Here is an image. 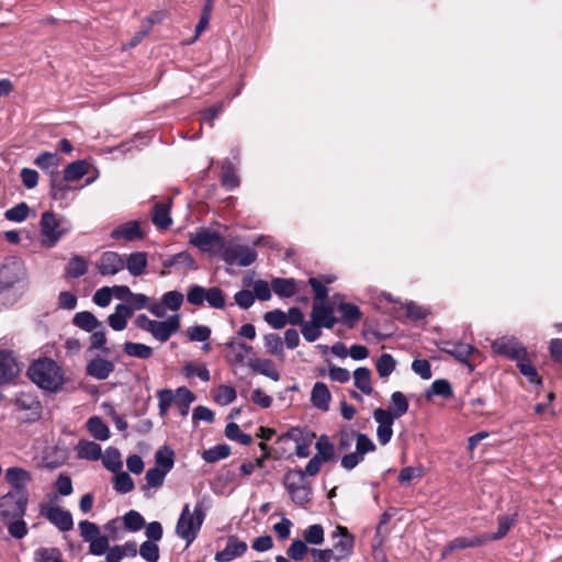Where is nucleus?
Returning <instances> with one entry per match:
<instances>
[{"label":"nucleus","mask_w":562,"mask_h":562,"mask_svg":"<svg viewBox=\"0 0 562 562\" xmlns=\"http://www.w3.org/2000/svg\"><path fill=\"white\" fill-rule=\"evenodd\" d=\"M29 504V493L9 491L0 496V520L7 527L9 535L14 539H23L29 528L24 516Z\"/></svg>","instance_id":"nucleus-1"},{"label":"nucleus","mask_w":562,"mask_h":562,"mask_svg":"<svg viewBox=\"0 0 562 562\" xmlns=\"http://www.w3.org/2000/svg\"><path fill=\"white\" fill-rule=\"evenodd\" d=\"M27 376L40 389L49 393H58L65 384L63 369L50 358L34 360L27 369Z\"/></svg>","instance_id":"nucleus-2"},{"label":"nucleus","mask_w":562,"mask_h":562,"mask_svg":"<svg viewBox=\"0 0 562 562\" xmlns=\"http://www.w3.org/2000/svg\"><path fill=\"white\" fill-rule=\"evenodd\" d=\"M204 519L205 512L202 502L195 504L192 513L189 504L183 506L176 525V535L186 541L187 547L196 539Z\"/></svg>","instance_id":"nucleus-3"},{"label":"nucleus","mask_w":562,"mask_h":562,"mask_svg":"<svg viewBox=\"0 0 562 562\" xmlns=\"http://www.w3.org/2000/svg\"><path fill=\"white\" fill-rule=\"evenodd\" d=\"M180 319L179 314H173L165 321L150 319L147 315L139 314L135 319V325L162 344L180 329Z\"/></svg>","instance_id":"nucleus-4"},{"label":"nucleus","mask_w":562,"mask_h":562,"mask_svg":"<svg viewBox=\"0 0 562 562\" xmlns=\"http://www.w3.org/2000/svg\"><path fill=\"white\" fill-rule=\"evenodd\" d=\"M186 297L188 303L195 306H201L206 302L210 307L222 310L226 305L225 295L217 286L206 289L199 284H191Z\"/></svg>","instance_id":"nucleus-5"},{"label":"nucleus","mask_w":562,"mask_h":562,"mask_svg":"<svg viewBox=\"0 0 562 562\" xmlns=\"http://www.w3.org/2000/svg\"><path fill=\"white\" fill-rule=\"evenodd\" d=\"M69 224L58 218L53 212H44L41 217V233L47 239L45 244L53 247L68 231Z\"/></svg>","instance_id":"nucleus-6"},{"label":"nucleus","mask_w":562,"mask_h":562,"mask_svg":"<svg viewBox=\"0 0 562 562\" xmlns=\"http://www.w3.org/2000/svg\"><path fill=\"white\" fill-rule=\"evenodd\" d=\"M220 256L229 266L248 267L255 262L257 252L246 245L225 243Z\"/></svg>","instance_id":"nucleus-7"},{"label":"nucleus","mask_w":562,"mask_h":562,"mask_svg":"<svg viewBox=\"0 0 562 562\" xmlns=\"http://www.w3.org/2000/svg\"><path fill=\"white\" fill-rule=\"evenodd\" d=\"M25 268L22 260L16 257L4 259L0 268V288L9 289L23 281Z\"/></svg>","instance_id":"nucleus-8"},{"label":"nucleus","mask_w":562,"mask_h":562,"mask_svg":"<svg viewBox=\"0 0 562 562\" xmlns=\"http://www.w3.org/2000/svg\"><path fill=\"white\" fill-rule=\"evenodd\" d=\"M190 241L198 247L201 251L221 255L224 247V239L222 236L210 229H200L194 233Z\"/></svg>","instance_id":"nucleus-9"},{"label":"nucleus","mask_w":562,"mask_h":562,"mask_svg":"<svg viewBox=\"0 0 562 562\" xmlns=\"http://www.w3.org/2000/svg\"><path fill=\"white\" fill-rule=\"evenodd\" d=\"M331 538L337 541L334 542V552L336 558V562H347L349 558L353 553L355 548V537L349 532L347 527L337 526L335 531L331 533Z\"/></svg>","instance_id":"nucleus-10"},{"label":"nucleus","mask_w":562,"mask_h":562,"mask_svg":"<svg viewBox=\"0 0 562 562\" xmlns=\"http://www.w3.org/2000/svg\"><path fill=\"white\" fill-rule=\"evenodd\" d=\"M373 418L378 423L376 428V437L380 445H387L393 436V425L395 422V416L391 411L384 408H375L373 412Z\"/></svg>","instance_id":"nucleus-11"},{"label":"nucleus","mask_w":562,"mask_h":562,"mask_svg":"<svg viewBox=\"0 0 562 562\" xmlns=\"http://www.w3.org/2000/svg\"><path fill=\"white\" fill-rule=\"evenodd\" d=\"M492 349L495 353L505 356L516 362L527 356V350L514 337H501L492 342Z\"/></svg>","instance_id":"nucleus-12"},{"label":"nucleus","mask_w":562,"mask_h":562,"mask_svg":"<svg viewBox=\"0 0 562 562\" xmlns=\"http://www.w3.org/2000/svg\"><path fill=\"white\" fill-rule=\"evenodd\" d=\"M21 372V367L12 350H0V385L12 382Z\"/></svg>","instance_id":"nucleus-13"},{"label":"nucleus","mask_w":562,"mask_h":562,"mask_svg":"<svg viewBox=\"0 0 562 562\" xmlns=\"http://www.w3.org/2000/svg\"><path fill=\"white\" fill-rule=\"evenodd\" d=\"M41 515L44 516L60 531H69L74 528V520L70 512L57 506H42Z\"/></svg>","instance_id":"nucleus-14"},{"label":"nucleus","mask_w":562,"mask_h":562,"mask_svg":"<svg viewBox=\"0 0 562 562\" xmlns=\"http://www.w3.org/2000/svg\"><path fill=\"white\" fill-rule=\"evenodd\" d=\"M14 405L16 409L26 413L27 420L34 422L41 417L42 404L31 392H20L14 400Z\"/></svg>","instance_id":"nucleus-15"},{"label":"nucleus","mask_w":562,"mask_h":562,"mask_svg":"<svg viewBox=\"0 0 562 562\" xmlns=\"http://www.w3.org/2000/svg\"><path fill=\"white\" fill-rule=\"evenodd\" d=\"M283 437L291 439L296 443L295 453L297 457L306 458L310 456V446L315 434L307 429L295 427L291 428Z\"/></svg>","instance_id":"nucleus-16"},{"label":"nucleus","mask_w":562,"mask_h":562,"mask_svg":"<svg viewBox=\"0 0 562 562\" xmlns=\"http://www.w3.org/2000/svg\"><path fill=\"white\" fill-rule=\"evenodd\" d=\"M125 262L115 251H105L97 262V269L102 276H114L123 270Z\"/></svg>","instance_id":"nucleus-17"},{"label":"nucleus","mask_w":562,"mask_h":562,"mask_svg":"<svg viewBox=\"0 0 562 562\" xmlns=\"http://www.w3.org/2000/svg\"><path fill=\"white\" fill-rule=\"evenodd\" d=\"M114 369L115 366L113 361L101 356H97L88 361L86 366V373L87 375L101 381L108 379L113 373Z\"/></svg>","instance_id":"nucleus-18"},{"label":"nucleus","mask_w":562,"mask_h":562,"mask_svg":"<svg viewBox=\"0 0 562 562\" xmlns=\"http://www.w3.org/2000/svg\"><path fill=\"white\" fill-rule=\"evenodd\" d=\"M247 543L239 540L236 536L227 538L226 547L215 554L216 562H231L232 560L241 557L247 551Z\"/></svg>","instance_id":"nucleus-19"},{"label":"nucleus","mask_w":562,"mask_h":562,"mask_svg":"<svg viewBox=\"0 0 562 562\" xmlns=\"http://www.w3.org/2000/svg\"><path fill=\"white\" fill-rule=\"evenodd\" d=\"M488 541L487 537L484 536H472V537H457L451 540L441 552V558L446 559L456 550H463L467 548H476Z\"/></svg>","instance_id":"nucleus-20"},{"label":"nucleus","mask_w":562,"mask_h":562,"mask_svg":"<svg viewBox=\"0 0 562 562\" xmlns=\"http://www.w3.org/2000/svg\"><path fill=\"white\" fill-rule=\"evenodd\" d=\"M311 318L325 328H333L337 323L334 317V308L325 302H314Z\"/></svg>","instance_id":"nucleus-21"},{"label":"nucleus","mask_w":562,"mask_h":562,"mask_svg":"<svg viewBox=\"0 0 562 562\" xmlns=\"http://www.w3.org/2000/svg\"><path fill=\"white\" fill-rule=\"evenodd\" d=\"M5 481L12 486L11 491L27 492L26 486L32 481L31 473L19 467H12L5 470Z\"/></svg>","instance_id":"nucleus-22"},{"label":"nucleus","mask_w":562,"mask_h":562,"mask_svg":"<svg viewBox=\"0 0 562 562\" xmlns=\"http://www.w3.org/2000/svg\"><path fill=\"white\" fill-rule=\"evenodd\" d=\"M284 486L292 501L300 506L307 504L312 498V490L304 482L285 479Z\"/></svg>","instance_id":"nucleus-23"},{"label":"nucleus","mask_w":562,"mask_h":562,"mask_svg":"<svg viewBox=\"0 0 562 562\" xmlns=\"http://www.w3.org/2000/svg\"><path fill=\"white\" fill-rule=\"evenodd\" d=\"M228 350V361L233 364L244 366L250 359V355L254 353L251 346H247L244 342L229 341L226 344Z\"/></svg>","instance_id":"nucleus-24"},{"label":"nucleus","mask_w":562,"mask_h":562,"mask_svg":"<svg viewBox=\"0 0 562 562\" xmlns=\"http://www.w3.org/2000/svg\"><path fill=\"white\" fill-rule=\"evenodd\" d=\"M247 366L255 372L270 378L273 381L280 380V373L270 359L250 358Z\"/></svg>","instance_id":"nucleus-25"},{"label":"nucleus","mask_w":562,"mask_h":562,"mask_svg":"<svg viewBox=\"0 0 562 562\" xmlns=\"http://www.w3.org/2000/svg\"><path fill=\"white\" fill-rule=\"evenodd\" d=\"M133 315V308L126 304H117L115 311L108 318L112 329L121 331L126 328L128 318Z\"/></svg>","instance_id":"nucleus-26"},{"label":"nucleus","mask_w":562,"mask_h":562,"mask_svg":"<svg viewBox=\"0 0 562 562\" xmlns=\"http://www.w3.org/2000/svg\"><path fill=\"white\" fill-rule=\"evenodd\" d=\"M331 400L327 385L323 382H316L311 392V402L314 407L327 412Z\"/></svg>","instance_id":"nucleus-27"},{"label":"nucleus","mask_w":562,"mask_h":562,"mask_svg":"<svg viewBox=\"0 0 562 562\" xmlns=\"http://www.w3.org/2000/svg\"><path fill=\"white\" fill-rule=\"evenodd\" d=\"M115 239L123 238L125 240H134L142 238L143 234L137 221H131L117 226L111 234Z\"/></svg>","instance_id":"nucleus-28"},{"label":"nucleus","mask_w":562,"mask_h":562,"mask_svg":"<svg viewBox=\"0 0 562 562\" xmlns=\"http://www.w3.org/2000/svg\"><path fill=\"white\" fill-rule=\"evenodd\" d=\"M323 462L324 461H322L319 459V456H314L308 461V463L306 464V467L304 469H295V470L289 471L286 473V480L296 477V479H299L300 482H304L305 476H315L319 472Z\"/></svg>","instance_id":"nucleus-29"},{"label":"nucleus","mask_w":562,"mask_h":562,"mask_svg":"<svg viewBox=\"0 0 562 562\" xmlns=\"http://www.w3.org/2000/svg\"><path fill=\"white\" fill-rule=\"evenodd\" d=\"M151 221L159 229L169 228L172 223L169 204L156 203L151 210Z\"/></svg>","instance_id":"nucleus-30"},{"label":"nucleus","mask_w":562,"mask_h":562,"mask_svg":"<svg viewBox=\"0 0 562 562\" xmlns=\"http://www.w3.org/2000/svg\"><path fill=\"white\" fill-rule=\"evenodd\" d=\"M124 262H125L126 269L133 277H139L145 272L146 267H147V252H145V251L132 252L127 257L126 261H124Z\"/></svg>","instance_id":"nucleus-31"},{"label":"nucleus","mask_w":562,"mask_h":562,"mask_svg":"<svg viewBox=\"0 0 562 562\" xmlns=\"http://www.w3.org/2000/svg\"><path fill=\"white\" fill-rule=\"evenodd\" d=\"M441 350L461 362H467L469 357L474 352V347L463 342H445Z\"/></svg>","instance_id":"nucleus-32"},{"label":"nucleus","mask_w":562,"mask_h":562,"mask_svg":"<svg viewBox=\"0 0 562 562\" xmlns=\"http://www.w3.org/2000/svg\"><path fill=\"white\" fill-rule=\"evenodd\" d=\"M60 164V158L57 153L43 151L35 159L34 165L41 170L54 175Z\"/></svg>","instance_id":"nucleus-33"},{"label":"nucleus","mask_w":562,"mask_h":562,"mask_svg":"<svg viewBox=\"0 0 562 562\" xmlns=\"http://www.w3.org/2000/svg\"><path fill=\"white\" fill-rule=\"evenodd\" d=\"M72 324L87 333H91L98 329L102 323L91 312L82 311L75 314Z\"/></svg>","instance_id":"nucleus-34"},{"label":"nucleus","mask_w":562,"mask_h":562,"mask_svg":"<svg viewBox=\"0 0 562 562\" xmlns=\"http://www.w3.org/2000/svg\"><path fill=\"white\" fill-rule=\"evenodd\" d=\"M338 312L341 313L340 322L352 328L362 316L360 308L351 303H339L337 306Z\"/></svg>","instance_id":"nucleus-35"},{"label":"nucleus","mask_w":562,"mask_h":562,"mask_svg":"<svg viewBox=\"0 0 562 562\" xmlns=\"http://www.w3.org/2000/svg\"><path fill=\"white\" fill-rule=\"evenodd\" d=\"M271 289L279 297H291L296 293V281L292 278H274L271 281Z\"/></svg>","instance_id":"nucleus-36"},{"label":"nucleus","mask_w":562,"mask_h":562,"mask_svg":"<svg viewBox=\"0 0 562 562\" xmlns=\"http://www.w3.org/2000/svg\"><path fill=\"white\" fill-rule=\"evenodd\" d=\"M123 352L132 358L147 360L153 356L154 350L150 346L142 342L125 341Z\"/></svg>","instance_id":"nucleus-37"},{"label":"nucleus","mask_w":562,"mask_h":562,"mask_svg":"<svg viewBox=\"0 0 562 562\" xmlns=\"http://www.w3.org/2000/svg\"><path fill=\"white\" fill-rule=\"evenodd\" d=\"M86 426L94 439L105 441L110 438V429L99 416L90 417L87 420Z\"/></svg>","instance_id":"nucleus-38"},{"label":"nucleus","mask_w":562,"mask_h":562,"mask_svg":"<svg viewBox=\"0 0 562 562\" xmlns=\"http://www.w3.org/2000/svg\"><path fill=\"white\" fill-rule=\"evenodd\" d=\"M77 454L80 459L97 461L102 457L101 446L94 441L80 440Z\"/></svg>","instance_id":"nucleus-39"},{"label":"nucleus","mask_w":562,"mask_h":562,"mask_svg":"<svg viewBox=\"0 0 562 562\" xmlns=\"http://www.w3.org/2000/svg\"><path fill=\"white\" fill-rule=\"evenodd\" d=\"M193 393L184 386L178 387L175 393V405L181 416H187L191 403L194 401Z\"/></svg>","instance_id":"nucleus-40"},{"label":"nucleus","mask_w":562,"mask_h":562,"mask_svg":"<svg viewBox=\"0 0 562 562\" xmlns=\"http://www.w3.org/2000/svg\"><path fill=\"white\" fill-rule=\"evenodd\" d=\"M89 171V164L86 160H76L69 164L64 170L65 181H77Z\"/></svg>","instance_id":"nucleus-41"},{"label":"nucleus","mask_w":562,"mask_h":562,"mask_svg":"<svg viewBox=\"0 0 562 562\" xmlns=\"http://www.w3.org/2000/svg\"><path fill=\"white\" fill-rule=\"evenodd\" d=\"M355 386L359 389L363 394L370 395L373 391L371 383V371L361 367L353 372Z\"/></svg>","instance_id":"nucleus-42"},{"label":"nucleus","mask_w":562,"mask_h":562,"mask_svg":"<svg viewBox=\"0 0 562 562\" xmlns=\"http://www.w3.org/2000/svg\"><path fill=\"white\" fill-rule=\"evenodd\" d=\"M156 467L169 473L175 464V452L168 446H164L155 453Z\"/></svg>","instance_id":"nucleus-43"},{"label":"nucleus","mask_w":562,"mask_h":562,"mask_svg":"<svg viewBox=\"0 0 562 562\" xmlns=\"http://www.w3.org/2000/svg\"><path fill=\"white\" fill-rule=\"evenodd\" d=\"M102 463L106 470L114 473L119 472L123 465L120 451L113 447L106 448L102 457Z\"/></svg>","instance_id":"nucleus-44"},{"label":"nucleus","mask_w":562,"mask_h":562,"mask_svg":"<svg viewBox=\"0 0 562 562\" xmlns=\"http://www.w3.org/2000/svg\"><path fill=\"white\" fill-rule=\"evenodd\" d=\"M303 541L306 544L319 546L325 541V531L322 525L314 524L303 531Z\"/></svg>","instance_id":"nucleus-45"},{"label":"nucleus","mask_w":562,"mask_h":562,"mask_svg":"<svg viewBox=\"0 0 562 562\" xmlns=\"http://www.w3.org/2000/svg\"><path fill=\"white\" fill-rule=\"evenodd\" d=\"M396 368V361L390 353H382L375 363V369L381 379L389 378Z\"/></svg>","instance_id":"nucleus-46"},{"label":"nucleus","mask_w":562,"mask_h":562,"mask_svg":"<svg viewBox=\"0 0 562 562\" xmlns=\"http://www.w3.org/2000/svg\"><path fill=\"white\" fill-rule=\"evenodd\" d=\"M315 448L317 450L315 456H319V459L324 462H328L334 459L335 457V448L334 445L330 442L328 436L322 435L316 445Z\"/></svg>","instance_id":"nucleus-47"},{"label":"nucleus","mask_w":562,"mask_h":562,"mask_svg":"<svg viewBox=\"0 0 562 562\" xmlns=\"http://www.w3.org/2000/svg\"><path fill=\"white\" fill-rule=\"evenodd\" d=\"M231 454V448L227 445H216L202 452V459L207 463H215Z\"/></svg>","instance_id":"nucleus-48"},{"label":"nucleus","mask_w":562,"mask_h":562,"mask_svg":"<svg viewBox=\"0 0 562 562\" xmlns=\"http://www.w3.org/2000/svg\"><path fill=\"white\" fill-rule=\"evenodd\" d=\"M225 436L234 441L239 442L243 446H249L252 442V438L249 434L243 432L239 426L235 423H229L225 427Z\"/></svg>","instance_id":"nucleus-49"},{"label":"nucleus","mask_w":562,"mask_h":562,"mask_svg":"<svg viewBox=\"0 0 562 562\" xmlns=\"http://www.w3.org/2000/svg\"><path fill=\"white\" fill-rule=\"evenodd\" d=\"M517 367L522 375H525L528 381L532 384L539 385L541 384V379L538 375L537 369L535 366L528 360L527 356L520 358L517 361Z\"/></svg>","instance_id":"nucleus-50"},{"label":"nucleus","mask_w":562,"mask_h":562,"mask_svg":"<svg viewBox=\"0 0 562 562\" xmlns=\"http://www.w3.org/2000/svg\"><path fill=\"white\" fill-rule=\"evenodd\" d=\"M515 521L516 514L499 516L497 531L491 536H486L488 538V541L498 540L505 537L507 532L510 530V528L514 526Z\"/></svg>","instance_id":"nucleus-51"},{"label":"nucleus","mask_w":562,"mask_h":562,"mask_svg":"<svg viewBox=\"0 0 562 562\" xmlns=\"http://www.w3.org/2000/svg\"><path fill=\"white\" fill-rule=\"evenodd\" d=\"M88 263L81 256H75L70 259L66 268V274L70 278H79L87 273Z\"/></svg>","instance_id":"nucleus-52"},{"label":"nucleus","mask_w":562,"mask_h":562,"mask_svg":"<svg viewBox=\"0 0 562 562\" xmlns=\"http://www.w3.org/2000/svg\"><path fill=\"white\" fill-rule=\"evenodd\" d=\"M308 552L311 553V549H308L307 544L301 539L293 540L286 550L288 557L296 562L303 561Z\"/></svg>","instance_id":"nucleus-53"},{"label":"nucleus","mask_w":562,"mask_h":562,"mask_svg":"<svg viewBox=\"0 0 562 562\" xmlns=\"http://www.w3.org/2000/svg\"><path fill=\"white\" fill-rule=\"evenodd\" d=\"M391 402L394 408L392 414L395 416V418H400L407 413L409 404L406 396L402 392H393L391 395Z\"/></svg>","instance_id":"nucleus-54"},{"label":"nucleus","mask_w":562,"mask_h":562,"mask_svg":"<svg viewBox=\"0 0 562 562\" xmlns=\"http://www.w3.org/2000/svg\"><path fill=\"white\" fill-rule=\"evenodd\" d=\"M35 562H63L61 553L56 548H40L34 553Z\"/></svg>","instance_id":"nucleus-55"},{"label":"nucleus","mask_w":562,"mask_h":562,"mask_svg":"<svg viewBox=\"0 0 562 562\" xmlns=\"http://www.w3.org/2000/svg\"><path fill=\"white\" fill-rule=\"evenodd\" d=\"M263 319L274 329H281L288 324L286 314L280 308L265 313Z\"/></svg>","instance_id":"nucleus-56"},{"label":"nucleus","mask_w":562,"mask_h":562,"mask_svg":"<svg viewBox=\"0 0 562 562\" xmlns=\"http://www.w3.org/2000/svg\"><path fill=\"white\" fill-rule=\"evenodd\" d=\"M29 212H30L29 205L25 202H21V203L16 204L15 206L7 210L4 213V217L8 221L21 223L27 217Z\"/></svg>","instance_id":"nucleus-57"},{"label":"nucleus","mask_w":562,"mask_h":562,"mask_svg":"<svg viewBox=\"0 0 562 562\" xmlns=\"http://www.w3.org/2000/svg\"><path fill=\"white\" fill-rule=\"evenodd\" d=\"M432 395L450 397L452 395V387L450 382L445 379L435 380L427 392L428 397Z\"/></svg>","instance_id":"nucleus-58"},{"label":"nucleus","mask_w":562,"mask_h":562,"mask_svg":"<svg viewBox=\"0 0 562 562\" xmlns=\"http://www.w3.org/2000/svg\"><path fill=\"white\" fill-rule=\"evenodd\" d=\"M124 526L130 531H138L145 526L144 517L136 510H130L123 516Z\"/></svg>","instance_id":"nucleus-59"},{"label":"nucleus","mask_w":562,"mask_h":562,"mask_svg":"<svg viewBox=\"0 0 562 562\" xmlns=\"http://www.w3.org/2000/svg\"><path fill=\"white\" fill-rule=\"evenodd\" d=\"M161 301L167 310L177 312L181 307L184 296L179 291H168L161 296Z\"/></svg>","instance_id":"nucleus-60"},{"label":"nucleus","mask_w":562,"mask_h":562,"mask_svg":"<svg viewBox=\"0 0 562 562\" xmlns=\"http://www.w3.org/2000/svg\"><path fill=\"white\" fill-rule=\"evenodd\" d=\"M263 340L269 353L283 358V341L279 335L268 334Z\"/></svg>","instance_id":"nucleus-61"},{"label":"nucleus","mask_w":562,"mask_h":562,"mask_svg":"<svg viewBox=\"0 0 562 562\" xmlns=\"http://www.w3.org/2000/svg\"><path fill=\"white\" fill-rule=\"evenodd\" d=\"M134 481L126 472H120L114 477V490L120 494H126L134 490Z\"/></svg>","instance_id":"nucleus-62"},{"label":"nucleus","mask_w":562,"mask_h":562,"mask_svg":"<svg viewBox=\"0 0 562 562\" xmlns=\"http://www.w3.org/2000/svg\"><path fill=\"white\" fill-rule=\"evenodd\" d=\"M322 327V325L312 319L311 322H304L302 324L301 333L305 340H307L308 342H313L321 337Z\"/></svg>","instance_id":"nucleus-63"},{"label":"nucleus","mask_w":562,"mask_h":562,"mask_svg":"<svg viewBox=\"0 0 562 562\" xmlns=\"http://www.w3.org/2000/svg\"><path fill=\"white\" fill-rule=\"evenodd\" d=\"M139 555L147 562L159 560V547L155 542L144 541L139 547Z\"/></svg>","instance_id":"nucleus-64"}]
</instances>
